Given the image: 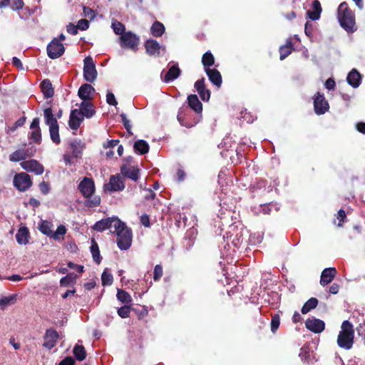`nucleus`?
Instances as JSON below:
<instances>
[{
  "mask_svg": "<svg viewBox=\"0 0 365 365\" xmlns=\"http://www.w3.org/2000/svg\"><path fill=\"white\" fill-rule=\"evenodd\" d=\"M187 104L197 115H200V118H193L192 120H189L190 111L187 109L180 108L178 111L177 118L182 126L186 128H192L202 118V103L199 100L195 94H190L187 98Z\"/></svg>",
  "mask_w": 365,
  "mask_h": 365,
  "instance_id": "1",
  "label": "nucleus"
},
{
  "mask_svg": "<svg viewBox=\"0 0 365 365\" xmlns=\"http://www.w3.org/2000/svg\"><path fill=\"white\" fill-rule=\"evenodd\" d=\"M78 189L86 199L84 205L87 207H96L101 204V197L95 195L96 186L92 178L84 177L79 182Z\"/></svg>",
  "mask_w": 365,
  "mask_h": 365,
  "instance_id": "2",
  "label": "nucleus"
},
{
  "mask_svg": "<svg viewBox=\"0 0 365 365\" xmlns=\"http://www.w3.org/2000/svg\"><path fill=\"white\" fill-rule=\"evenodd\" d=\"M338 19L340 26L347 32H354L356 30L355 26V15L349 8L346 2L339 4L338 9Z\"/></svg>",
  "mask_w": 365,
  "mask_h": 365,
  "instance_id": "3",
  "label": "nucleus"
},
{
  "mask_svg": "<svg viewBox=\"0 0 365 365\" xmlns=\"http://www.w3.org/2000/svg\"><path fill=\"white\" fill-rule=\"evenodd\" d=\"M341 330L337 337V344L339 347L349 350L354 344V330L352 324L345 320L341 324Z\"/></svg>",
  "mask_w": 365,
  "mask_h": 365,
  "instance_id": "4",
  "label": "nucleus"
},
{
  "mask_svg": "<svg viewBox=\"0 0 365 365\" xmlns=\"http://www.w3.org/2000/svg\"><path fill=\"white\" fill-rule=\"evenodd\" d=\"M43 118L45 124L49 127L51 140L56 145L60 144L59 125L51 107L43 110Z\"/></svg>",
  "mask_w": 365,
  "mask_h": 365,
  "instance_id": "5",
  "label": "nucleus"
},
{
  "mask_svg": "<svg viewBox=\"0 0 365 365\" xmlns=\"http://www.w3.org/2000/svg\"><path fill=\"white\" fill-rule=\"evenodd\" d=\"M117 236V245L121 250H126L131 246L132 242V231L128 228L124 222L121 221L120 226L116 227L115 230H110Z\"/></svg>",
  "mask_w": 365,
  "mask_h": 365,
  "instance_id": "6",
  "label": "nucleus"
},
{
  "mask_svg": "<svg viewBox=\"0 0 365 365\" xmlns=\"http://www.w3.org/2000/svg\"><path fill=\"white\" fill-rule=\"evenodd\" d=\"M118 43L122 48L130 49L135 52L138 49L140 38L135 34L129 31L120 36Z\"/></svg>",
  "mask_w": 365,
  "mask_h": 365,
  "instance_id": "7",
  "label": "nucleus"
},
{
  "mask_svg": "<svg viewBox=\"0 0 365 365\" xmlns=\"http://www.w3.org/2000/svg\"><path fill=\"white\" fill-rule=\"evenodd\" d=\"M83 78L90 83H93L97 78L96 66L91 56H87L83 60Z\"/></svg>",
  "mask_w": 365,
  "mask_h": 365,
  "instance_id": "8",
  "label": "nucleus"
},
{
  "mask_svg": "<svg viewBox=\"0 0 365 365\" xmlns=\"http://www.w3.org/2000/svg\"><path fill=\"white\" fill-rule=\"evenodd\" d=\"M121 221L118 217L103 218L96 222L92 227L93 230L97 232H103L109 228H115L120 226Z\"/></svg>",
  "mask_w": 365,
  "mask_h": 365,
  "instance_id": "9",
  "label": "nucleus"
},
{
  "mask_svg": "<svg viewBox=\"0 0 365 365\" xmlns=\"http://www.w3.org/2000/svg\"><path fill=\"white\" fill-rule=\"evenodd\" d=\"M47 54L51 59L61 57L65 52V47L59 42L57 38H54L47 46Z\"/></svg>",
  "mask_w": 365,
  "mask_h": 365,
  "instance_id": "10",
  "label": "nucleus"
},
{
  "mask_svg": "<svg viewBox=\"0 0 365 365\" xmlns=\"http://www.w3.org/2000/svg\"><path fill=\"white\" fill-rule=\"evenodd\" d=\"M14 185L19 191H26L32 185L31 177L26 173H20L14 178Z\"/></svg>",
  "mask_w": 365,
  "mask_h": 365,
  "instance_id": "11",
  "label": "nucleus"
},
{
  "mask_svg": "<svg viewBox=\"0 0 365 365\" xmlns=\"http://www.w3.org/2000/svg\"><path fill=\"white\" fill-rule=\"evenodd\" d=\"M329 109V104L323 93L317 92L314 98V110L317 115H322Z\"/></svg>",
  "mask_w": 365,
  "mask_h": 365,
  "instance_id": "12",
  "label": "nucleus"
},
{
  "mask_svg": "<svg viewBox=\"0 0 365 365\" xmlns=\"http://www.w3.org/2000/svg\"><path fill=\"white\" fill-rule=\"evenodd\" d=\"M125 188L124 180L120 174L111 175L109 182L105 185V189L110 192L121 191Z\"/></svg>",
  "mask_w": 365,
  "mask_h": 365,
  "instance_id": "13",
  "label": "nucleus"
},
{
  "mask_svg": "<svg viewBox=\"0 0 365 365\" xmlns=\"http://www.w3.org/2000/svg\"><path fill=\"white\" fill-rule=\"evenodd\" d=\"M39 124L40 118H34L30 125L31 132L29 134V139L36 144L41 143V130Z\"/></svg>",
  "mask_w": 365,
  "mask_h": 365,
  "instance_id": "14",
  "label": "nucleus"
},
{
  "mask_svg": "<svg viewBox=\"0 0 365 365\" xmlns=\"http://www.w3.org/2000/svg\"><path fill=\"white\" fill-rule=\"evenodd\" d=\"M58 337V333L56 329L52 328L46 329L43 336V346L49 350L51 349L56 346Z\"/></svg>",
  "mask_w": 365,
  "mask_h": 365,
  "instance_id": "15",
  "label": "nucleus"
},
{
  "mask_svg": "<svg viewBox=\"0 0 365 365\" xmlns=\"http://www.w3.org/2000/svg\"><path fill=\"white\" fill-rule=\"evenodd\" d=\"M20 165L24 170L36 175H41L44 171L43 166L36 160H24Z\"/></svg>",
  "mask_w": 365,
  "mask_h": 365,
  "instance_id": "16",
  "label": "nucleus"
},
{
  "mask_svg": "<svg viewBox=\"0 0 365 365\" xmlns=\"http://www.w3.org/2000/svg\"><path fill=\"white\" fill-rule=\"evenodd\" d=\"M305 327L308 330L315 334H319L324 330L325 323L316 318L307 319L305 322Z\"/></svg>",
  "mask_w": 365,
  "mask_h": 365,
  "instance_id": "17",
  "label": "nucleus"
},
{
  "mask_svg": "<svg viewBox=\"0 0 365 365\" xmlns=\"http://www.w3.org/2000/svg\"><path fill=\"white\" fill-rule=\"evenodd\" d=\"M140 170L135 167L129 165L123 164L120 166V173L123 177L127 178L136 182L139 178Z\"/></svg>",
  "mask_w": 365,
  "mask_h": 365,
  "instance_id": "18",
  "label": "nucleus"
},
{
  "mask_svg": "<svg viewBox=\"0 0 365 365\" xmlns=\"http://www.w3.org/2000/svg\"><path fill=\"white\" fill-rule=\"evenodd\" d=\"M205 82V78H202L195 83L194 87L197 91L202 101L207 102L210 100L211 93L209 89L206 88Z\"/></svg>",
  "mask_w": 365,
  "mask_h": 365,
  "instance_id": "19",
  "label": "nucleus"
},
{
  "mask_svg": "<svg viewBox=\"0 0 365 365\" xmlns=\"http://www.w3.org/2000/svg\"><path fill=\"white\" fill-rule=\"evenodd\" d=\"M36 150H31V151L29 152V150L19 149L13 152L9 155V160L11 162H19L21 160H24L27 158L33 156Z\"/></svg>",
  "mask_w": 365,
  "mask_h": 365,
  "instance_id": "20",
  "label": "nucleus"
},
{
  "mask_svg": "<svg viewBox=\"0 0 365 365\" xmlns=\"http://www.w3.org/2000/svg\"><path fill=\"white\" fill-rule=\"evenodd\" d=\"M94 92L95 89L91 84L84 83L79 88L78 96L83 101H91V94Z\"/></svg>",
  "mask_w": 365,
  "mask_h": 365,
  "instance_id": "21",
  "label": "nucleus"
},
{
  "mask_svg": "<svg viewBox=\"0 0 365 365\" xmlns=\"http://www.w3.org/2000/svg\"><path fill=\"white\" fill-rule=\"evenodd\" d=\"M79 113L87 118H91L96 113L93 104L91 101H83L80 104V108L78 109Z\"/></svg>",
  "mask_w": 365,
  "mask_h": 365,
  "instance_id": "22",
  "label": "nucleus"
},
{
  "mask_svg": "<svg viewBox=\"0 0 365 365\" xmlns=\"http://www.w3.org/2000/svg\"><path fill=\"white\" fill-rule=\"evenodd\" d=\"M205 71L209 80L213 85H215L217 88H220L222 86V76L217 69L207 68V69H205Z\"/></svg>",
  "mask_w": 365,
  "mask_h": 365,
  "instance_id": "23",
  "label": "nucleus"
},
{
  "mask_svg": "<svg viewBox=\"0 0 365 365\" xmlns=\"http://www.w3.org/2000/svg\"><path fill=\"white\" fill-rule=\"evenodd\" d=\"M337 272L336 268H325L321 274L320 284L322 286L327 285L334 279Z\"/></svg>",
  "mask_w": 365,
  "mask_h": 365,
  "instance_id": "24",
  "label": "nucleus"
},
{
  "mask_svg": "<svg viewBox=\"0 0 365 365\" xmlns=\"http://www.w3.org/2000/svg\"><path fill=\"white\" fill-rule=\"evenodd\" d=\"M83 120V117L81 115L78 109L72 110L70 113L68 125L72 130H77L82 121Z\"/></svg>",
  "mask_w": 365,
  "mask_h": 365,
  "instance_id": "25",
  "label": "nucleus"
},
{
  "mask_svg": "<svg viewBox=\"0 0 365 365\" xmlns=\"http://www.w3.org/2000/svg\"><path fill=\"white\" fill-rule=\"evenodd\" d=\"M347 83L353 88H356L359 86L361 81V75L355 68H353L347 75Z\"/></svg>",
  "mask_w": 365,
  "mask_h": 365,
  "instance_id": "26",
  "label": "nucleus"
},
{
  "mask_svg": "<svg viewBox=\"0 0 365 365\" xmlns=\"http://www.w3.org/2000/svg\"><path fill=\"white\" fill-rule=\"evenodd\" d=\"M146 52L150 56L159 55L160 46L159 43L154 39H148L145 42Z\"/></svg>",
  "mask_w": 365,
  "mask_h": 365,
  "instance_id": "27",
  "label": "nucleus"
},
{
  "mask_svg": "<svg viewBox=\"0 0 365 365\" xmlns=\"http://www.w3.org/2000/svg\"><path fill=\"white\" fill-rule=\"evenodd\" d=\"M181 73V70L178 64L172 66L164 76L163 81L166 83L178 78Z\"/></svg>",
  "mask_w": 365,
  "mask_h": 365,
  "instance_id": "28",
  "label": "nucleus"
},
{
  "mask_svg": "<svg viewBox=\"0 0 365 365\" xmlns=\"http://www.w3.org/2000/svg\"><path fill=\"white\" fill-rule=\"evenodd\" d=\"M29 231L26 227H21L19 229L16 240L20 245H26L29 242Z\"/></svg>",
  "mask_w": 365,
  "mask_h": 365,
  "instance_id": "29",
  "label": "nucleus"
},
{
  "mask_svg": "<svg viewBox=\"0 0 365 365\" xmlns=\"http://www.w3.org/2000/svg\"><path fill=\"white\" fill-rule=\"evenodd\" d=\"M41 91L46 98H51L54 94V89L49 79H44L41 83Z\"/></svg>",
  "mask_w": 365,
  "mask_h": 365,
  "instance_id": "30",
  "label": "nucleus"
},
{
  "mask_svg": "<svg viewBox=\"0 0 365 365\" xmlns=\"http://www.w3.org/2000/svg\"><path fill=\"white\" fill-rule=\"evenodd\" d=\"M149 145L144 140H138L134 143L133 149L139 155H145L149 151Z\"/></svg>",
  "mask_w": 365,
  "mask_h": 365,
  "instance_id": "31",
  "label": "nucleus"
},
{
  "mask_svg": "<svg viewBox=\"0 0 365 365\" xmlns=\"http://www.w3.org/2000/svg\"><path fill=\"white\" fill-rule=\"evenodd\" d=\"M165 29L163 23L155 21L150 27V33L154 37H160L165 33Z\"/></svg>",
  "mask_w": 365,
  "mask_h": 365,
  "instance_id": "32",
  "label": "nucleus"
},
{
  "mask_svg": "<svg viewBox=\"0 0 365 365\" xmlns=\"http://www.w3.org/2000/svg\"><path fill=\"white\" fill-rule=\"evenodd\" d=\"M116 297L118 300H119L121 303H123L125 304L131 305L133 303V299L130 294L123 289H118Z\"/></svg>",
  "mask_w": 365,
  "mask_h": 365,
  "instance_id": "33",
  "label": "nucleus"
},
{
  "mask_svg": "<svg viewBox=\"0 0 365 365\" xmlns=\"http://www.w3.org/2000/svg\"><path fill=\"white\" fill-rule=\"evenodd\" d=\"M72 155L74 158H79L83 150L84 145L81 141L73 140L70 143Z\"/></svg>",
  "mask_w": 365,
  "mask_h": 365,
  "instance_id": "34",
  "label": "nucleus"
},
{
  "mask_svg": "<svg viewBox=\"0 0 365 365\" xmlns=\"http://www.w3.org/2000/svg\"><path fill=\"white\" fill-rule=\"evenodd\" d=\"M319 304V301L315 297L308 299L303 305L301 312L303 314H306L312 309H315Z\"/></svg>",
  "mask_w": 365,
  "mask_h": 365,
  "instance_id": "35",
  "label": "nucleus"
},
{
  "mask_svg": "<svg viewBox=\"0 0 365 365\" xmlns=\"http://www.w3.org/2000/svg\"><path fill=\"white\" fill-rule=\"evenodd\" d=\"M279 59L281 61L285 59L292 51V43L288 40L284 45L279 47Z\"/></svg>",
  "mask_w": 365,
  "mask_h": 365,
  "instance_id": "36",
  "label": "nucleus"
},
{
  "mask_svg": "<svg viewBox=\"0 0 365 365\" xmlns=\"http://www.w3.org/2000/svg\"><path fill=\"white\" fill-rule=\"evenodd\" d=\"M202 63L205 70L210 68L215 64V58L210 51H207L202 55Z\"/></svg>",
  "mask_w": 365,
  "mask_h": 365,
  "instance_id": "37",
  "label": "nucleus"
},
{
  "mask_svg": "<svg viewBox=\"0 0 365 365\" xmlns=\"http://www.w3.org/2000/svg\"><path fill=\"white\" fill-rule=\"evenodd\" d=\"M75 358L78 361H83L86 357V351L83 345L76 344L73 350Z\"/></svg>",
  "mask_w": 365,
  "mask_h": 365,
  "instance_id": "38",
  "label": "nucleus"
},
{
  "mask_svg": "<svg viewBox=\"0 0 365 365\" xmlns=\"http://www.w3.org/2000/svg\"><path fill=\"white\" fill-rule=\"evenodd\" d=\"M52 224L47 220L42 221L38 226L40 232L48 237H52L53 231L51 230Z\"/></svg>",
  "mask_w": 365,
  "mask_h": 365,
  "instance_id": "39",
  "label": "nucleus"
},
{
  "mask_svg": "<svg viewBox=\"0 0 365 365\" xmlns=\"http://www.w3.org/2000/svg\"><path fill=\"white\" fill-rule=\"evenodd\" d=\"M77 276L74 273H69L66 277H63L60 280V285L61 287H66L70 284H74L76 282Z\"/></svg>",
  "mask_w": 365,
  "mask_h": 365,
  "instance_id": "40",
  "label": "nucleus"
},
{
  "mask_svg": "<svg viewBox=\"0 0 365 365\" xmlns=\"http://www.w3.org/2000/svg\"><path fill=\"white\" fill-rule=\"evenodd\" d=\"M90 249H91V252L92 254L93 260L97 264H100L101 260V257L100 256V251H99L98 245L94 240H92V244H91Z\"/></svg>",
  "mask_w": 365,
  "mask_h": 365,
  "instance_id": "41",
  "label": "nucleus"
},
{
  "mask_svg": "<svg viewBox=\"0 0 365 365\" xmlns=\"http://www.w3.org/2000/svg\"><path fill=\"white\" fill-rule=\"evenodd\" d=\"M111 27L117 35L122 36L123 34L126 32L125 25L117 20L112 21Z\"/></svg>",
  "mask_w": 365,
  "mask_h": 365,
  "instance_id": "42",
  "label": "nucleus"
},
{
  "mask_svg": "<svg viewBox=\"0 0 365 365\" xmlns=\"http://www.w3.org/2000/svg\"><path fill=\"white\" fill-rule=\"evenodd\" d=\"M131 309H132L130 304H125L124 306L118 309L117 313L119 317L125 319L130 317Z\"/></svg>",
  "mask_w": 365,
  "mask_h": 365,
  "instance_id": "43",
  "label": "nucleus"
},
{
  "mask_svg": "<svg viewBox=\"0 0 365 365\" xmlns=\"http://www.w3.org/2000/svg\"><path fill=\"white\" fill-rule=\"evenodd\" d=\"M101 281L103 286L110 285L113 281V275L106 269L102 273Z\"/></svg>",
  "mask_w": 365,
  "mask_h": 365,
  "instance_id": "44",
  "label": "nucleus"
},
{
  "mask_svg": "<svg viewBox=\"0 0 365 365\" xmlns=\"http://www.w3.org/2000/svg\"><path fill=\"white\" fill-rule=\"evenodd\" d=\"M279 324H280V317L278 314H276L274 316H272V317L271 331L273 333H275V331L278 329Z\"/></svg>",
  "mask_w": 365,
  "mask_h": 365,
  "instance_id": "45",
  "label": "nucleus"
},
{
  "mask_svg": "<svg viewBox=\"0 0 365 365\" xmlns=\"http://www.w3.org/2000/svg\"><path fill=\"white\" fill-rule=\"evenodd\" d=\"M120 117L121 118V122L123 124V126L126 129L127 132L130 135H133V133L131 131V125L130 123V120L127 118L126 115L125 113H121L120 115Z\"/></svg>",
  "mask_w": 365,
  "mask_h": 365,
  "instance_id": "46",
  "label": "nucleus"
},
{
  "mask_svg": "<svg viewBox=\"0 0 365 365\" xmlns=\"http://www.w3.org/2000/svg\"><path fill=\"white\" fill-rule=\"evenodd\" d=\"M163 274V267L160 264H157L154 267L153 279L157 282L159 281Z\"/></svg>",
  "mask_w": 365,
  "mask_h": 365,
  "instance_id": "47",
  "label": "nucleus"
},
{
  "mask_svg": "<svg viewBox=\"0 0 365 365\" xmlns=\"http://www.w3.org/2000/svg\"><path fill=\"white\" fill-rule=\"evenodd\" d=\"M66 232V227L63 225H59L56 232H53L52 238L54 240H58L60 235H64Z\"/></svg>",
  "mask_w": 365,
  "mask_h": 365,
  "instance_id": "48",
  "label": "nucleus"
},
{
  "mask_svg": "<svg viewBox=\"0 0 365 365\" xmlns=\"http://www.w3.org/2000/svg\"><path fill=\"white\" fill-rule=\"evenodd\" d=\"M83 11L85 16L89 18L91 20L93 19L96 16V11L88 6H83Z\"/></svg>",
  "mask_w": 365,
  "mask_h": 365,
  "instance_id": "49",
  "label": "nucleus"
},
{
  "mask_svg": "<svg viewBox=\"0 0 365 365\" xmlns=\"http://www.w3.org/2000/svg\"><path fill=\"white\" fill-rule=\"evenodd\" d=\"M346 218V215L345 211L343 209H340L337 213V219L339 220L337 226L342 227L344 220Z\"/></svg>",
  "mask_w": 365,
  "mask_h": 365,
  "instance_id": "50",
  "label": "nucleus"
},
{
  "mask_svg": "<svg viewBox=\"0 0 365 365\" xmlns=\"http://www.w3.org/2000/svg\"><path fill=\"white\" fill-rule=\"evenodd\" d=\"M77 27L81 31H86L89 27V22L88 20L83 19L78 21Z\"/></svg>",
  "mask_w": 365,
  "mask_h": 365,
  "instance_id": "51",
  "label": "nucleus"
},
{
  "mask_svg": "<svg viewBox=\"0 0 365 365\" xmlns=\"http://www.w3.org/2000/svg\"><path fill=\"white\" fill-rule=\"evenodd\" d=\"M106 102L110 106H116L118 104V102L115 100L114 94L111 92H108L106 95Z\"/></svg>",
  "mask_w": 365,
  "mask_h": 365,
  "instance_id": "52",
  "label": "nucleus"
},
{
  "mask_svg": "<svg viewBox=\"0 0 365 365\" xmlns=\"http://www.w3.org/2000/svg\"><path fill=\"white\" fill-rule=\"evenodd\" d=\"M299 356L302 361L308 362L309 360V357H310L309 352L307 350V349H305L304 347H302L300 349V353H299Z\"/></svg>",
  "mask_w": 365,
  "mask_h": 365,
  "instance_id": "53",
  "label": "nucleus"
},
{
  "mask_svg": "<svg viewBox=\"0 0 365 365\" xmlns=\"http://www.w3.org/2000/svg\"><path fill=\"white\" fill-rule=\"evenodd\" d=\"M78 27L72 23H69L66 26V31L71 35H76L78 34Z\"/></svg>",
  "mask_w": 365,
  "mask_h": 365,
  "instance_id": "54",
  "label": "nucleus"
},
{
  "mask_svg": "<svg viewBox=\"0 0 365 365\" xmlns=\"http://www.w3.org/2000/svg\"><path fill=\"white\" fill-rule=\"evenodd\" d=\"M67 264L69 268L74 269L79 273L84 272V267L83 265L76 264L72 262H68Z\"/></svg>",
  "mask_w": 365,
  "mask_h": 365,
  "instance_id": "55",
  "label": "nucleus"
},
{
  "mask_svg": "<svg viewBox=\"0 0 365 365\" xmlns=\"http://www.w3.org/2000/svg\"><path fill=\"white\" fill-rule=\"evenodd\" d=\"M39 189L43 194L46 195L49 192V184L47 182L43 181L39 184Z\"/></svg>",
  "mask_w": 365,
  "mask_h": 365,
  "instance_id": "56",
  "label": "nucleus"
},
{
  "mask_svg": "<svg viewBox=\"0 0 365 365\" xmlns=\"http://www.w3.org/2000/svg\"><path fill=\"white\" fill-rule=\"evenodd\" d=\"M324 86L329 91L334 90L335 86H336V83L333 78H329L326 81V82L324 83Z\"/></svg>",
  "mask_w": 365,
  "mask_h": 365,
  "instance_id": "57",
  "label": "nucleus"
},
{
  "mask_svg": "<svg viewBox=\"0 0 365 365\" xmlns=\"http://www.w3.org/2000/svg\"><path fill=\"white\" fill-rule=\"evenodd\" d=\"M320 14L321 13L315 11L308 10L307 11V15L308 16V17L313 21L318 20L320 17Z\"/></svg>",
  "mask_w": 365,
  "mask_h": 365,
  "instance_id": "58",
  "label": "nucleus"
},
{
  "mask_svg": "<svg viewBox=\"0 0 365 365\" xmlns=\"http://www.w3.org/2000/svg\"><path fill=\"white\" fill-rule=\"evenodd\" d=\"M304 32L307 36L309 38L313 36V27L312 24L309 22H307L304 26Z\"/></svg>",
  "mask_w": 365,
  "mask_h": 365,
  "instance_id": "59",
  "label": "nucleus"
},
{
  "mask_svg": "<svg viewBox=\"0 0 365 365\" xmlns=\"http://www.w3.org/2000/svg\"><path fill=\"white\" fill-rule=\"evenodd\" d=\"M24 5L23 0H13L11 7L14 10H19L24 7Z\"/></svg>",
  "mask_w": 365,
  "mask_h": 365,
  "instance_id": "60",
  "label": "nucleus"
},
{
  "mask_svg": "<svg viewBox=\"0 0 365 365\" xmlns=\"http://www.w3.org/2000/svg\"><path fill=\"white\" fill-rule=\"evenodd\" d=\"M119 143V140H110L109 141H108L106 143H104L103 144V148H115L116 145H118V144Z\"/></svg>",
  "mask_w": 365,
  "mask_h": 365,
  "instance_id": "61",
  "label": "nucleus"
},
{
  "mask_svg": "<svg viewBox=\"0 0 365 365\" xmlns=\"http://www.w3.org/2000/svg\"><path fill=\"white\" fill-rule=\"evenodd\" d=\"M15 300H16V296L15 295H11L9 297H3L0 300V304H3V305L8 304L9 302H14Z\"/></svg>",
  "mask_w": 365,
  "mask_h": 365,
  "instance_id": "62",
  "label": "nucleus"
},
{
  "mask_svg": "<svg viewBox=\"0 0 365 365\" xmlns=\"http://www.w3.org/2000/svg\"><path fill=\"white\" fill-rule=\"evenodd\" d=\"M58 365H75V361L72 357L67 356Z\"/></svg>",
  "mask_w": 365,
  "mask_h": 365,
  "instance_id": "63",
  "label": "nucleus"
},
{
  "mask_svg": "<svg viewBox=\"0 0 365 365\" xmlns=\"http://www.w3.org/2000/svg\"><path fill=\"white\" fill-rule=\"evenodd\" d=\"M140 222L146 227H150V225L149 216L146 214L142 215L140 217Z\"/></svg>",
  "mask_w": 365,
  "mask_h": 365,
  "instance_id": "64",
  "label": "nucleus"
}]
</instances>
